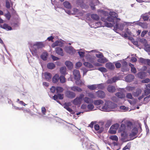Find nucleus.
<instances>
[{"label":"nucleus","instance_id":"nucleus-16","mask_svg":"<svg viewBox=\"0 0 150 150\" xmlns=\"http://www.w3.org/2000/svg\"><path fill=\"white\" fill-rule=\"evenodd\" d=\"M99 3L98 0H92L91 2V6L92 10L95 8V6L97 5Z\"/></svg>","mask_w":150,"mask_h":150},{"label":"nucleus","instance_id":"nucleus-47","mask_svg":"<svg viewBox=\"0 0 150 150\" xmlns=\"http://www.w3.org/2000/svg\"><path fill=\"white\" fill-rule=\"evenodd\" d=\"M83 64L85 66L89 68H91L93 67L92 64L88 62H84L83 63Z\"/></svg>","mask_w":150,"mask_h":150},{"label":"nucleus","instance_id":"nucleus-61","mask_svg":"<svg viewBox=\"0 0 150 150\" xmlns=\"http://www.w3.org/2000/svg\"><path fill=\"white\" fill-rule=\"evenodd\" d=\"M147 59H144L142 58H140L139 59L140 62L144 64H146V62Z\"/></svg>","mask_w":150,"mask_h":150},{"label":"nucleus","instance_id":"nucleus-12","mask_svg":"<svg viewBox=\"0 0 150 150\" xmlns=\"http://www.w3.org/2000/svg\"><path fill=\"white\" fill-rule=\"evenodd\" d=\"M96 96L100 98H103L105 96V93L103 91L98 90L96 92Z\"/></svg>","mask_w":150,"mask_h":150},{"label":"nucleus","instance_id":"nucleus-9","mask_svg":"<svg viewBox=\"0 0 150 150\" xmlns=\"http://www.w3.org/2000/svg\"><path fill=\"white\" fill-rule=\"evenodd\" d=\"M118 21H117V22L115 23L114 27V29L115 30H117V29H119L121 30H123L124 27V25L123 23H118Z\"/></svg>","mask_w":150,"mask_h":150},{"label":"nucleus","instance_id":"nucleus-35","mask_svg":"<svg viewBox=\"0 0 150 150\" xmlns=\"http://www.w3.org/2000/svg\"><path fill=\"white\" fill-rule=\"evenodd\" d=\"M108 61V60L104 57H103L98 59V62L99 63H104L107 62Z\"/></svg>","mask_w":150,"mask_h":150},{"label":"nucleus","instance_id":"nucleus-24","mask_svg":"<svg viewBox=\"0 0 150 150\" xmlns=\"http://www.w3.org/2000/svg\"><path fill=\"white\" fill-rule=\"evenodd\" d=\"M44 76L45 79L47 81H49L51 79L52 77L51 74L48 72L45 73Z\"/></svg>","mask_w":150,"mask_h":150},{"label":"nucleus","instance_id":"nucleus-33","mask_svg":"<svg viewBox=\"0 0 150 150\" xmlns=\"http://www.w3.org/2000/svg\"><path fill=\"white\" fill-rule=\"evenodd\" d=\"M129 65L131 68V72L134 74L136 73L137 72V70L134 67V65L130 63L129 64Z\"/></svg>","mask_w":150,"mask_h":150},{"label":"nucleus","instance_id":"nucleus-43","mask_svg":"<svg viewBox=\"0 0 150 150\" xmlns=\"http://www.w3.org/2000/svg\"><path fill=\"white\" fill-rule=\"evenodd\" d=\"M66 68L65 67H62L60 69V72L62 74L64 75L66 74Z\"/></svg>","mask_w":150,"mask_h":150},{"label":"nucleus","instance_id":"nucleus-18","mask_svg":"<svg viewBox=\"0 0 150 150\" xmlns=\"http://www.w3.org/2000/svg\"><path fill=\"white\" fill-rule=\"evenodd\" d=\"M105 67L107 69L111 70H114L115 68L114 65L110 62L106 63L105 64Z\"/></svg>","mask_w":150,"mask_h":150},{"label":"nucleus","instance_id":"nucleus-45","mask_svg":"<svg viewBox=\"0 0 150 150\" xmlns=\"http://www.w3.org/2000/svg\"><path fill=\"white\" fill-rule=\"evenodd\" d=\"M86 51H79L78 52V53L81 58H83L84 57L85 53H86Z\"/></svg>","mask_w":150,"mask_h":150},{"label":"nucleus","instance_id":"nucleus-52","mask_svg":"<svg viewBox=\"0 0 150 150\" xmlns=\"http://www.w3.org/2000/svg\"><path fill=\"white\" fill-rule=\"evenodd\" d=\"M87 108L90 111H92L93 110L94 108V105L92 103L88 104L87 105Z\"/></svg>","mask_w":150,"mask_h":150},{"label":"nucleus","instance_id":"nucleus-63","mask_svg":"<svg viewBox=\"0 0 150 150\" xmlns=\"http://www.w3.org/2000/svg\"><path fill=\"white\" fill-rule=\"evenodd\" d=\"M115 66L117 68L119 69L120 68L121 65L120 63L117 62L115 64Z\"/></svg>","mask_w":150,"mask_h":150},{"label":"nucleus","instance_id":"nucleus-62","mask_svg":"<svg viewBox=\"0 0 150 150\" xmlns=\"http://www.w3.org/2000/svg\"><path fill=\"white\" fill-rule=\"evenodd\" d=\"M98 53L99 54H96V56L97 57L100 58L103 57V55L102 53L99 52Z\"/></svg>","mask_w":150,"mask_h":150},{"label":"nucleus","instance_id":"nucleus-5","mask_svg":"<svg viewBox=\"0 0 150 150\" xmlns=\"http://www.w3.org/2000/svg\"><path fill=\"white\" fill-rule=\"evenodd\" d=\"M81 140L83 143L82 145L83 147H85L86 148H90V146L91 145L90 143V141L88 138L86 137H84L81 139Z\"/></svg>","mask_w":150,"mask_h":150},{"label":"nucleus","instance_id":"nucleus-6","mask_svg":"<svg viewBox=\"0 0 150 150\" xmlns=\"http://www.w3.org/2000/svg\"><path fill=\"white\" fill-rule=\"evenodd\" d=\"M84 97V95L83 94H80L79 96L77 97L73 100V103L75 105L81 104Z\"/></svg>","mask_w":150,"mask_h":150},{"label":"nucleus","instance_id":"nucleus-42","mask_svg":"<svg viewBox=\"0 0 150 150\" xmlns=\"http://www.w3.org/2000/svg\"><path fill=\"white\" fill-rule=\"evenodd\" d=\"M141 18H142L144 21H147L148 20L149 17L145 13L144 14H142L141 16Z\"/></svg>","mask_w":150,"mask_h":150},{"label":"nucleus","instance_id":"nucleus-37","mask_svg":"<svg viewBox=\"0 0 150 150\" xmlns=\"http://www.w3.org/2000/svg\"><path fill=\"white\" fill-rule=\"evenodd\" d=\"M63 5L64 6L68 9H70L71 8V6L70 3L68 1H65L63 3Z\"/></svg>","mask_w":150,"mask_h":150},{"label":"nucleus","instance_id":"nucleus-57","mask_svg":"<svg viewBox=\"0 0 150 150\" xmlns=\"http://www.w3.org/2000/svg\"><path fill=\"white\" fill-rule=\"evenodd\" d=\"M150 100V94L147 96L145 97L144 98V101L146 103H147Z\"/></svg>","mask_w":150,"mask_h":150},{"label":"nucleus","instance_id":"nucleus-10","mask_svg":"<svg viewBox=\"0 0 150 150\" xmlns=\"http://www.w3.org/2000/svg\"><path fill=\"white\" fill-rule=\"evenodd\" d=\"M64 50L66 52L71 54H74L75 52V49L71 46L65 47Z\"/></svg>","mask_w":150,"mask_h":150},{"label":"nucleus","instance_id":"nucleus-39","mask_svg":"<svg viewBox=\"0 0 150 150\" xmlns=\"http://www.w3.org/2000/svg\"><path fill=\"white\" fill-rule=\"evenodd\" d=\"M110 16L116 19L117 17V14L114 12H110L109 13Z\"/></svg>","mask_w":150,"mask_h":150},{"label":"nucleus","instance_id":"nucleus-21","mask_svg":"<svg viewBox=\"0 0 150 150\" xmlns=\"http://www.w3.org/2000/svg\"><path fill=\"white\" fill-rule=\"evenodd\" d=\"M135 22H136V23H135V24L140 26L144 28H146L147 27V24L146 23H142L141 22H134L133 23H133Z\"/></svg>","mask_w":150,"mask_h":150},{"label":"nucleus","instance_id":"nucleus-15","mask_svg":"<svg viewBox=\"0 0 150 150\" xmlns=\"http://www.w3.org/2000/svg\"><path fill=\"white\" fill-rule=\"evenodd\" d=\"M83 100L84 102L87 104L92 103L93 102V100L92 99L87 97H83Z\"/></svg>","mask_w":150,"mask_h":150},{"label":"nucleus","instance_id":"nucleus-14","mask_svg":"<svg viewBox=\"0 0 150 150\" xmlns=\"http://www.w3.org/2000/svg\"><path fill=\"white\" fill-rule=\"evenodd\" d=\"M137 76L138 78L143 79L146 76V73L145 72H140L137 74Z\"/></svg>","mask_w":150,"mask_h":150},{"label":"nucleus","instance_id":"nucleus-3","mask_svg":"<svg viewBox=\"0 0 150 150\" xmlns=\"http://www.w3.org/2000/svg\"><path fill=\"white\" fill-rule=\"evenodd\" d=\"M44 46V45L42 42H37L33 45V48L31 51L32 54L36 57H38V54L39 53V49Z\"/></svg>","mask_w":150,"mask_h":150},{"label":"nucleus","instance_id":"nucleus-11","mask_svg":"<svg viewBox=\"0 0 150 150\" xmlns=\"http://www.w3.org/2000/svg\"><path fill=\"white\" fill-rule=\"evenodd\" d=\"M65 95L68 98H73L75 97L76 94L75 93L68 90L66 92Z\"/></svg>","mask_w":150,"mask_h":150},{"label":"nucleus","instance_id":"nucleus-28","mask_svg":"<svg viewBox=\"0 0 150 150\" xmlns=\"http://www.w3.org/2000/svg\"><path fill=\"white\" fill-rule=\"evenodd\" d=\"M47 68L50 69H52L55 67V65L53 63H49L47 64Z\"/></svg>","mask_w":150,"mask_h":150},{"label":"nucleus","instance_id":"nucleus-53","mask_svg":"<svg viewBox=\"0 0 150 150\" xmlns=\"http://www.w3.org/2000/svg\"><path fill=\"white\" fill-rule=\"evenodd\" d=\"M144 46V50L146 51H150V45H148L147 44Z\"/></svg>","mask_w":150,"mask_h":150},{"label":"nucleus","instance_id":"nucleus-59","mask_svg":"<svg viewBox=\"0 0 150 150\" xmlns=\"http://www.w3.org/2000/svg\"><path fill=\"white\" fill-rule=\"evenodd\" d=\"M130 144L128 143L127 145L123 148V150H126L127 149H129L130 148Z\"/></svg>","mask_w":150,"mask_h":150},{"label":"nucleus","instance_id":"nucleus-25","mask_svg":"<svg viewBox=\"0 0 150 150\" xmlns=\"http://www.w3.org/2000/svg\"><path fill=\"white\" fill-rule=\"evenodd\" d=\"M59 76L57 74H55L53 77L52 79V82L55 83L59 81Z\"/></svg>","mask_w":150,"mask_h":150},{"label":"nucleus","instance_id":"nucleus-2","mask_svg":"<svg viewBox=\"0 0 150 150\" xmlns=\"http://www.w3.org/2000/svg\"><path fill=\"white\" fill-rule=\"evenodd\" d=\"M117 105L112 102L108 101L105 102L102 107L99 106V109L101 111L104 112H109L112 109L117 107Z\"/></svg>","mask_w":150,"mask_h":150},{"label":"nucleus","instance_id":"nucleus-41","mask_svg":"<svg viewBox=\"0 0 150 150\" xmlns=\"http://www.w3.org/2000/svg\"><path fill=\"white\" fill-rule=\"evenodd\" d=\"M88 96L91 99H94L96 98V96L95 94L92 92H89L88 94Z\"/></svg>","mask_w":150,"mask_h":150},{"label":"nucleus","instance_id":"nucleus-56","mask_svg":"<svg viewBox=\"0 0 150 150\" xmlns=\"http://www.w3.org/2000/svg\"><path fill=\"white\" fill-rule=\"evenodd\" d=\"M98 70L102 72H106L107 71V69L104 67L99 68Z\"/></svg>","mask_w":150,"mask_h":150},{"label":"nucleus","instance_id":"nucleus-32","mask_svg":"<svg viewBox=\"0 0 150 150\" xmlns=\"http://www.w3.org/2000/svg\"><path fill=\"white\" fill-rule=\"evenodd\" d=\"M142 92V90L141 89H137L135 92H134L133 94L134 96H138Z\"/></svg>","mask_w":150,"mask_h":150},{"label":"nucleus","instance_id":"nucleus-23","mask_svg":"<svg viewBox=\"0 0 150 150\" xmlns=\"http://www.w3.org/2000/svg\"><path fill=\"white\" fill-rule=\"evenodd\" d=\"M0 27L2 28L7 31L11 30L12 29V28L11 26L6 23L4 24L3 25H1Z\"/></svg>","mask_w":150,"mask_h":150},{"label":"nucleus","instance_id":"nucleus-8","mask_svg":"<svg viewBox=\"0 0 150 150\" xmlns=\"http://www.w3.org/2000/svg\"><path fill=\"white\" fill-rule=\"evenodd\" d=\"M121 140L123 142H125L132 140L128 138V134L125 132H123L121 133Z\"/></svg>","mask_w":150,"mask_h":150},{"label":"nucleus","instance_id":"nucleus-51","mask_svg":"<svg viewBox=\"0 0 150 150\" xmlns=\"http://www.w3.org/2000/svg\"><path fill=\"white\" fill-rule=\"evenodd\" d=\"M139 42L143 44L144 45L147 44V42L146 40L144 38L140 39Z\"/></svg>","mask_w":150,"mask_h":150},{"label":"nucleus","instance_id":"nucleus-29","mask_svg":"<svg viewBox=\"0 0 150 150\" xmlns=\"http://www.w3.org/2000/svg\"><path fill=\"white\" fill-rule=\"evenodd\" d=\"M91 18L95 21H98L100 19V17L96 14H92L91 15Z\"/></svg>","mask_w":150,"mask_h":150},{"label":"nucleus","instance_id":"nucleus-38","mask_svg":"<svg viewBox=\"0 0 150 150\" xmlns=\"http://www.w3.org/2000/svg\"><path fill=\"white\" fill-rule=\"evenodd\" d=\"M64 108L66 109L68 111L70 112L71 114H74V112L66 104H65L64 106Z\"/></svg>","mask_w":150,"mask_h":150},{"label":"nucleus","instance_id":"nucleus-26","mask_svg":"<svg viewBox=\"0 0 150 150\" xmlns=\"http://www.w3.org/2000/svg\"><path fill=\"white\" fill-rule=\"evenodd\" d=\"M125 124L126 125L127 127L130 129H131V127L133 128L134 127V126L132 124L131 122L129 121H127L125 122Z\"/></svg>","mask_w":150,"mask_h":150},{"label":"nucleus","instance_id":"nucleus-22","mask_svg":"<svg viewBox=\"0 0 150 150\" xmlns=\"http://www.w3.org/2000/svg\"><path fill=\"white\" fill-rule=\"evenodd\" d=\"M115 89V86L111 85L108 86L107 88V90L108 92L111 93L114 92Z\"/></svg>","mask_w":150,"mask_h":150},{"label":"nucleus","instance_id":"nucleus-54","mask_svg":"<svg viewBox=\"0 0 150 150\" xmlns=\"http://www.w3.org/2000/svg\"><path fill=\"white\" fill-rule=\"evenodd\" d=\"M59 80L60 82L62 83H63L65 81V78L63 76H61L59 77Z\"/></svg>","mask_w":150,"mask_h":150},{"label":"nucleus","instance_id":"nucleus-20","mask_svg":"<svg viewBox=\"0 0 150 150\" xmlns=\"http://www.w3.org/2000/svg\"><path fill=\"white\" fill-rule=\"evenodd\" d=\"M71 90L74 92H81L82 90L79 87L74 86L70 88Z\"/></svg>","mask_w":150,"mask_h":150},{"label":"nucleus","instance_id":"nucleus-58","mask_svg":"<svg viewBox=\"0 0 150 150\" xmlns=\"http://www.w3.org/2000/svg\"><path fill=\"white\" fill-rule=\"evenodd\" d=\"M41 112L43 115H45L46 112V110L44 107H42L41 108Z\"/></svg>","mask_w":150,"mask_h":150},{"label":"nucleus","instance_id":"nucleus-27","mask_svg":"<svg viewBox=\"0 0 150 150\" xmlns=\"http://www.w3.org/2000/svg\"><path fill=\"white\" fill-rule=\"evenodd\" d=\"M94 104L96 105H100L104 103L103 101L101 100H97L93 101Z\"/></svg>","mask_w":150,"mask_h":150},{"label":"nucleus","instance_id":"nucleus-31","mask_svg":"<svg viewBox=\"0 0 150 150\" xmlns=\"http://www.w3.org/2000/svg\"><path fill=\"white\" fill-rule=\"evenodd\" d=\"M97 85L96 84H93L88 85L87 86L88 88L91 91L97 88Z\"/></svg>","mask_w":150,"mask_h":150},{"label":"nucleus","instance_id":"nucleus-40","mask_svg":"<svg viewBox=\"0 0 150 150\" xmlns=\"http://www.w3.org/2000/svg\"><path fill=\"white\" fill-rule=\"evenodd\" d=\"M96 24L95 26H91V28H97L99 27L100 26H103L102 23L100 22H97L95 23Z\"/></svg>","mask_w":150,"mask_h":150},{"label":"nucleus","instance_id":"nucleus-64","mask_svg":"<svg viewBox=\"0 0 150 150\" xmlns=\"http://www.w3.org/2000/svg\"><path fill=\"white\" fill-rule=\"evenodd\" d=\"M144 92L145 95L147 96L150 93V89H146L144 91Z\"/></svg>","mask_w":150,"mask_h":150},{"label":"nucleus","instance_id":"nucleus-4","mask_svg":"<svg viewBox=\"0 0 150 150\" xmlns=\"http://www.w3.org/2000/svg\"><path fill=\"white\" fill-rule=\"evenodd\" d=\"M74 79L76 80V83L77 85H82L84 84L80 79V75L79 71L77 69H74L73 72Z\"/></svg>","mask_w":150,"mask_h":150},{"label":"nucleus","instance_id":"nucleus-36","mask_svg":"<svg viewBox=\"0 0 150 150\" xmlns=\"http://www.w3.org/2000/svg\"><path fill=\"white\" fill-rule=\"evenodd\" d=\"M83 3V0H77L76 1V5L78 7H81Z\"/></svg>","mask_w":150,"mask_h":150},{"label":"nucleus","instance_id":"nucleus-60","mask_svg":"<svg viewBox=\"0 0 150 150\" xmlns=\"http://www.w3.org/2000/svg\"><path fill=\"white\" fill-rule=\"evenodd\" d=\"M116 130L113 129H111V127H110L109 132L110 133L115 134L116 133Z\"/></svg>","mask_w":150,"mask_h":150},{"label":"nucleus","instance_id":"nucleus-49","mask_svg":"<svg viewBox=\"0 0 150 150\" xmlns=\"http://www.w3.org/2000/svg\"><path fill=\"white\" fill-rule=\"evenodd\" d=\"M96 85L97 86V88L98 89L102 90L104 88V84L103 83H100Z\"/></svg>","mask_w":150,"mask_h":150},{"label":"nucleus","instance_id":"nucleus-19","mask_svg":"<svg viewBox=\"0 0 150 150\" xmlns=\"http://www.w3.org/2000/svg\"><path fill=\"white\" fill-rule=\"evenodd\" d=\"M63 45V43L62 41L59 40L56 41L52 45V47H54L56 46L62 47Z\"/></svg>","mask_w":150,"mask_h":150},{"label":"nucleus","instance_id":"nucleus-46","mask_svg":"<svg viewBox=\"0 0 150 150\" xmlns=\"http://www.w3.org/2000/svg\"><path fill=\"white\" fill-rule=\"evenodd\" d=\"M119 126V125L117 123L111 126L110 127L111 129H113L116 130H117Z\"/></svg>","mask_w":150,"mask_h":150},{"label":"nucleus","instance_id":"nucleus-55","mask_svg":"<svg viewBox=\"0 0 150 150\" xmlns=\"http://www.w3.org/2000/svg\"><path fill=\"white\" fill-rule=\"evenodd\" d=\"M56 90L57 93H60L62 92L63 91V89L62 88L60 87H57L56 88Z\"/></svg>","mask_w":150,"mask_h":150},{"label":"nucleus","instance_id":"nucleus-30","mask_svg":"<svg viewBox=\"0 0 150 150\" xmlns=\"http://www.w3.org/2000/svg\"><path fill=\"white\" fill-rule=\"evenodd\" d=\"M65 64L70 69H71L73 67V64L70 61H66L65 62Z\"/></svg>","mask_w":150,"mask_h":150},{"label":"nucleus","instance_id":"nucleus-17","mask_svg":"<svg viewBox=\"0 0 150 150\" xmlns=\"http://www.w3.org/2000/svg\"><path fill=\"white\" fill-rule=\"evenodd\" d=\"M55 51L56 53L61 56L64 55L62 49L59 47H57L55 48Z\"/></svg>","mask_w":150,"mask_h":150},{"label":"nucleus","instance_id":"nucleus-50","mask_svg":"<svg viewBox=\"0 0 150 150\" xmlns=\"http://www.w3.org/2000/svg\"><path fill=\"white\" fill-rule=\"evenodd\" d=\"M126 129V125L124 124H121L120 127V130L121 131L125 132V130Z\"/></svg>","mask_w":150,"mask_h":150},{"label":"nucleus","instance_id":"nucleus-34","mask_svg":"<svg viewBox=\"0 0 150 150\" xmlns=\"http://www.w3.org/2000/svg\"><path fill=\"white\" fill-rule=\"evenodd\" d=\"M48 54L47 52H44L41 56V58L43 60H46L47 59Z\"/></svg>","mask_w":150,"mask_h":150},{"label":"nucleus","instance_id":"nucleus-1","mask_svg":"<svg viewBox=\"0 0 150 150\" xmlns=\"http://www.w3.org/2000/svg\"><path fill=\"white\" fill-rule=\"evenodd\" d=\"M120 20L119 18H114L110 16L107 17L106 18H105V17L101 18V20L105 23V25L108 27H110L114 26L117 21H120Z\"/></svg>","mask_w":150,"mask_h":150},{"label":"nucleus","instance_id":"nucleus-7","mask_svg":"<svg viewBox=\"0 0 150 150\" xmlns=\"http://www.w3.org/2000/svg\"><path fill=\"white\" fill-rule=\"evenodd\" d=\"M138 132V130L137 128L134 126L133 129H131V132L129 134V136L130 137V138L133 139L134 138H135L136 137L134 138V137L136 135Z\"/></svg>","mask_w":150,"mask_h":150},{"label":"nucleus","instance_id":"nucleus-44","mask_svg":"<svg viewBox=\"0 0 150 150\" xmlns=\"http://www.w3.org/2000/svg\"><path fill=\"white\" fill-rule=\"evenodd\" d=\"M115 95L119 98H122L124 97V94L121 92H117L115 94Z\"/></svg>","mask_w":150,"mask_h":150},{"label":"nucleus","instance_id":"nucleus-13","mask_svg":"<svg viewBox=\"0 0 150 150\" xmlns=\"http://www.w3.org/2000/svg\"><path fill=\"white\" fill-rule=\"evenodd\" d=\"M134 78V75L131 74H129L126 76L125 79L126 81L129 82L132 81Z\"/></svg>","mask_w":150,"mask_h":150},{"label":"nucleus","instance_id":"nucleus-48","mask_svg":"<svg viewBox=\"0 0 150 150\" xmlns=\"http://www.w3.org/2000/svg\"><path fill=\"white\" fill-rule=\"evenodd\" d=\"M109 138L115 141H118V137L116 135H112Z\"/></svg>","mask_w":150,"mask_h":150}]
</instances>
